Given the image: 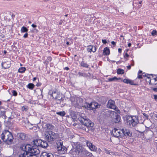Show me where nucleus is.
I'll use <instances>...</instances> for the list:
<instances>
[{"label": "nucleus", "mask_w": 157, "mask_h": 157, "mask_svg": "<svg viewBox=\"0 0 157 157\" xmlns=\"http://www.w3.org/2000/svg\"><path fill=\"white\" fill-rule=\"evenodd\" d=\"M49 58L50 59H51V57H49Z\"/></svg>", "instance_id": "69168bd1"}, {"label": "nucleus", "mask_w": 157, "mask_h": 157, "mask_svg": "<svg viewBox=\"0 0 157 157\" xmlns=\"http://www.w3.org/2000/svg\"><path fill=\"white\" fill-rule=\"evenodd\" d=\"M83 154L85 156L88 157H93L92 154L88 151H83Z\"/></svg>", "instance_id": "6ab92c4d"}, {"label": "nucleus", "mask_w": 157, "mask_h": 157, "mask_svg": "<svg viewBox=\"0 0 157 157\" xmlns=\"http://www.w3.org/2000/svg\"><path fill=\"white\" fill-rule=\"evenodd\" d=\"M21 109L23 111H26L28 109V108L27 106H24L22 107Z\"/></svg>", "instance_id": "72a5a7b5"}, {"label": "nucleus", "mask_w": 157, "mask_h": 157, "mask_svg": "<svg viewBox=\"0 0 157 157\" xmlns=\"http://www.w3.org/2000/svg\"><path fill=\"white\" fill-rule=\"evenodd\" d=\"M154 99L155 100L157 101V95H154Z\"/></svg>", "instance_id": "37998d69"}, {"label": "nucleus", "mask_w": 157, "mask_h": 157, "mask_svg": "<svg viewBox=\"0 0 157 157\" xmlns=\"http://www.w3.org/2000/svg\"><path fill=\"white\" fill-rule=\"evenodd\" d=\"M78 75H79L80 76H85V74L83 73H82L81 72H78Z\"/></svg>", "instance_id": "4c0bfd02"}, {"label": "nucleus", "mask_w": 157, "mask_h": 157, "mask_svg": "<svg viewBox=\"0 0 157 157\" xmlns=\"http://www.w3.org/2000/svg\"><path fill=\"white\" fill-rule=\"evenodd\" d=\"M56 113L57 114L60 116H63L65 114V113L64 111H62L57 112Z\"/></svg>", "instance_id": "c85d7f7f"}, {"label": "nucleus", "mask_w": 157, "mask_h": 157, "mask_svg": "<svg viewBox=\"0 0 157 157\" xmlns=\"http://www.w3.org/2000/svg\"><path fill=\"white\" fill-rule=\"evenodd\" d=\"M18 157H38L40 150L29 144L22 145Z\"/></svg>", "instance_id": "f257e3e1"}, {"label": "nucleus", "mask_w": 157, "mask_h": 157, "mask_svg": "<svg viewBox=\"0 0 157 157\" xmlns=\"http://www.w3.org/2000/svg\"><path fill=\"white\" fill-rule=\"evenodd\" d=\"M96 50V48L95 46H93L92 45H89L87 47V51L88 52H94Z\"/></svg>", "instance_id": "2eb2a0df"}, {"label": "nucleus", "mask_w": 157, "mask_h": 157, "mask_svg": "<svg viewBox=\"0 0 157 157\" xmlns=\"http://www.w3.org/2000/svg\"><path fill=\"white\" fill-rule=\"evenodd\" d=\"M65 69L67 70H68L69 69V68L68 67H66L65 68Z\"/></svg>", "instance_id": "864d4df0"}, {"label": "nucleus", "mask_w": 157, "mask_h": 157, "mask_svg": "<svg viewBox=\"0 0 157 157\" xmlns=\"http://www.w3.org/2000/svg\"><path fill=\"white\" fill-rule=\"evenodd\" d=\"M124 57L125 58H126L129 57V55L127 53H126L124 55Z\"/></svg>", "instance_id": "58836bf2"}, {"label": "nucleus", "mask_w": 157, "mask_h": 157, "mask_svg": "<svg viewBox=\"0 0 157 157\" xmlns=\"http://www.w3.org/2000/svg\"><path fill=\"white\" fill-rule=\"evenodd\" d=\"M25 70V68L24 67H22L20 68L18 70V71L20 73H23L24 72Z\"/></svg>", "instance_id": "7c9ffc66"}, {"label": "nucleus", "mask_w": 157, "mask_h": 157, "mask_svg": "<svg viewBox=\"0 0 157 157\" xmlns=\"http://www.w3.org/2000/svg\"><path fill=\"white\" fill-rule=\"evenodd\" d=\"M80 64L82 67L86 68H88L89 66V65L88 64L83 61H82L81 62Z\"/></svg>", "instance_id": "b1692460"}, {"label": "nucleus", "mask_w": 157, "mask_h": 157, "mask_svg": "<svg viewBox=\"0 0 157 157\" xmlns=\"http://www.w3.org/2000/svg\"><path fill=\"white\" fill-rule=\"evenodd\" d=\"M109 50L108 48L106 47L104 48L103 51V54L104 55H108L109 54Z\"/></svg>", "instance_id": "412c9836"}, {"label": "nucleus", "mask_w": 157, "mask_h": 157, "mask_svg": "<svg viewBox=\"0 0 157 157\" xmlns=\"http://www.w3.org/2000/svg\"><path fill=\"white\" fill-rule=\"evenodd\" d=\"M66 44L67 45H69V42H67V43H66Z\"/></svg>", "instance_id": "13d9d810"}, {"label": "nucleus", "mask_w": 157, "mask_h": 157, "mask_svg": "<svg viewBox=\"0 0 157 157\" xmlns=\"http://www.w3.org/2000/svg\"><path fill=\"white\" fill-rule=\"evenodd\" d=\"M42 127L45 130H52L54 128V126L52 124H49L44 123L43 124Z\"/></svg>", "instance_id": "9d476101"}, {"label": "nucleus", "mask_w": 157, "mask_h": 157, "mask_svg": "<svg viewBox=\"0 0 157 157\" xmlns=\"http://www.w3.org/2000/svg\"><path fill=\"white\" fill-rule=\"evenodd\" d=\"M2 38H4L3 36H2Z\"/></svg>", "instance_id": "774afa93"}, {"label": "nucleus", "mask_w": 157, "mask_h": 157, "mask_svg": "<svg viewBox=\"0 0 157 157\" xmlns=\"http://www.w3.org/2000/svg\"><path fill=\"white\" fill-rule=\"evenodd\" d=\"M67 15H68V14H66V15H65V16H66V17H67Z\"/></svg>", "instance_id": "bf43d9fd"}, {"label": "nucleus", "mask_w": 157, "mask_h": 157, "mask_svg": "<svg viewBox=\"0 0 157 157\" xmlns=\"http://www.w3.org/2000/svg\"><path fill=\"white\" fill-rule=\"evenodd\" d=\"M127 122L132 126H135L139 122L138 117L136 116H128L127 118Z\"/></svg>", "instance_id": "423d86ee"}, {"label": "nucleus", "mask_w": 157, "mask_h": 157, "mask_svg": "<svg viewBox=\"0 0 157 157\" xmlns=\"http://www.w3.org/2000/svg\"><path fill=\"white\" fill-rule=\"evenodd\" d=\"M90 104H88L87 103H83V102L82 105V107H84L87 109H90Z\"/></svg>", "instance_id": "5701e85b"}, {"label": "nucleus", "mask_w": 157, "mask_h": 157, "mask_svg": "<svg viewBox=\"0 0 157 157\" xmlns=\"http://www.w3.org/2000/svg\"><path fill=\"white\" fill-rule=\"evenodd\" d=\"M113 134L115 137H123V129L120 130L115 128L113 131Z\"/></svg>", "instance_id": "1a4fd4ad"}, {"label": "nucleus", "mask_w": 157, "mask_h": 157, "mask_svg": "<svg viewBox=\"0 0 157 157\" xmlns=\"http://www.w3.org/2000/svg\"><path fill=\"white\" fill-rule=\"evenodd\" d=\"M45 138L49 143H52L56 139L57 134L52 131H47L45 135Z\"/></svg>", "instance_id": "20e7f679"}, {"label": "nucleus", "mask_w": 157, "mask_h": 157, "mask_svg": "<svg viewBox=\"0 0 157 157\" xmlns=\"http://www.w3.org/2000/svg\"><path fill=\"white\" fill-rule=\"evenodd\" d=\"M138 78L139 79L142 78V75L140 74H138Z\"/></svg>", "instance_id": "a19ab883"}, {"label": "nucleus", "mask_w": 157, "mask_h": 157, "mask_svg": "<svg viewBox=\"0 0 157 157\" xmlns=\"http://www.w3.org/2000/svg\"><path fill=\"white\" fill-rule=\"evenodd\" d=\"M57 149L58 153L59 154H63L66 151V147L63 145L62 143L61 142L57 144Z\"/></svg>", "instance_id": "0eeeda50"}, {"label": "nucleus", "mask_w": 157, "mask_h": 157, "mask_svg": "<svg viewBox=\"0 0 157 157\" xmlns=\"http://www.w3.org/2000/svg\"><path fill=\"white\" fill-rule=\"evenodd\" d=\"M28 34L27 33H25L23 37L24 38H26L28 37Z\"/></svg>", "instance_id": "ea45409f"}, {"label": "nucleus", "mask_w": 157, "mask_h": 157, "mask_svg": "<svg viewBox=\"0 0 157 157\" xmlns=\"http://www.w3.org/2000/svg\"><path fill=\"white\" fill-rule=\"evenodd\" d=\"M48 144L46 141H44L41 140L40 147L45 148L48 146Z\"/></svg>", "instance_id": "4be33fe9"}, {"label": "nucleus", "mask_w": 157, "mask_h": 157, "mask_svg": "<svg viewBox=\"0 0 157 157\" xmlns=\"http://www.w3.org/2000/svg\"><path fill=\"white\" fill-rule=\"evenodd\" d=\"M1 139L4 142L8 143L13 141V137L11 133L8 130H5L1 134Z\"/></svg>", "instance_id": "7ed1b4c3"}, {"label": "nucleus", "mask_w": 157, "mask_h": 157, "mask_svg": "<svg viewBox=\"0 0 157 157\" xmlns=\"http://www.w3.org/2000/svg\"><path fill=\"white\" fill-rule=\"evenodd\" d=\"M29 23H31V21H29Z\"/></svg>", "instance_id": "e2e57ef3"}, {"label": "nucleus", "mask_w": 157, "mask_h": 157, "mask_svg": "<svg viewBox=\"0 0 157 157\" xmlns=\"http://www.w3.org/2000/svg\"><path fill=\"white\" fill-rule=\"evenodd\" d=\"M123 136H132V134L129 131V130L128 129H123Z\"/></svg>", "instance_id": "f3484780"}, {"label": "nucleus", "mask_w": 157, "mask_h": 157, "mask_svg": "<svg viewBox=\"0 0 157 157\" xmlns=\"http://www.w3.org/2000/svg\"><path fill=\"white\" fill-rule=\"evenodd\" d=\"M6 63H2V67L5 69L9 68L10 66V64H9L7 66H6Z\"/></svg>", "instance_id": "bb28decb"}, {"label": "nucleus", "mask_w": 157, "mask_h": 157, "mask_svg": "<svg viewBox=\"0 0 157 157\" xmlns=\"http://www.w3.org/2000/svg\"><path fill=\"white\" fill-rule=\"evenodd\" d=\"M143 115L147 118L148 117V115L146 114V113H143Z\"/></svg>", "instance_id": "79ce46f5"}, {"label": "nucleus", "mask_w": 157, "mask_h": 157, "mask_svg": "<svg viewBox=\"0 0 157 157\" xmlns=\"http://www.w3.org/2000/svg\"><path fill=\"white\" fill-rule=\"evenodd\" d=\"M79 121L83 125L87 127H92L94 125L92 123L89 119L85 116L84 114L82 113L78 118Z\"/></svg>", "instance_id": "f03ea898"}, {"label": "nucleus", "mask_w": 157, "mask_h": 157, "mask_svg": "<svg viewBox=\"0 0 157 157\" xmlns=\"http://www.w3.org/2000/svg\"><path fill=\"white\" fill-rule=\"evenodd\" d=\"M104 150H105V151L106 153L108 154H110V152L107 149H106V148H105Z\"/></svg>", "instance_id": "e433bc0d"}, {"label": "nucleus", "mask_w": 157, "mask_h": 157, "mask_svg": "<svg viewBox=\"0 0 157 157\" xmlns=\"http://www.w3.org/2000/svg\"><path fill=\"white\" fill-rule=\"evenodd\" d=\"M113 115H115V117L113 120L115 123H118L121 120V117L120 116L117 114L116 112H113Z\"/></svg>", "instance_id": "4468645a"}, {"label": "nucleus", "mask_w": 157, "mask_h": 157, "mask_svg": "<svg viewBox=\"0 0 157 157\" xmlns=\"http://www.w3.org/2000/svg\"><path fill=\"white\" fill-rule=\"evenodd\" d=\"M121 79L120 78H118L116 77H114L113 78H110L108 79L109 81H117L118 79Z\"/></svg>", "instance_id": "a878e982"}, {"label": "nucleus", "mask_w": 157, "mask_h": 157, "mask_svg": "<svg viewBox=\"0 0 157 157\" xmlns=\"http://www.w3.org/2000/svg\"><path fill=\"white\" fill-rule=\"evenodd\" d=\"M32 26L33 28H35V27H36L37 26L36 25H34V24H33L32 25Z\"/></svg>", "instance_id": "de8ad7c7"}, {"label": "nucleus", "mask_w": 157, "mask_h": 157, "mask_svg": "<svg viewBox=\"0 0 157 157\" xmlns=\"http://www.w3.org/2000/svg\"><path fill=\"white\" fill-rule=\"evenodd\" d=\"M143 128H144V126H143Z\"/></svg>", "instance_id": "338daca9"}, {"label": "nucleus", "mask_w": 157, "mask_h": 157, "mask_svg": "<svg viewBox=\"0 0 157 157\" xmlns=\"http://www.w3.org/2000/svg\"><path fill=\"white\" fill-rule=\"evenodd\" d=\"M1 101H0V105H1Z\"/></svg>", "instance_id": "0e129e2a"}, {"label": "nucleus", "mask_w": 157, "mask_h": 157, "mask_svg": "<svg viewBox=\"0 0 157 157\" xmlns=\"http://www.w3.org/2000/svg\"><path fill=\"white\" fill-rule=\"evenodd\" d=\"M131 44L130 43H129L128 44V47H130L131 46Z\"/></svg>", "instance_id": "5fc2aeb1"}, {"label": "nucleus", "mask_w": 157, "mask_h": 157, "mask_svg": "<svg viewBox=\"0 0 157 157\" xmlns=\"http://www.w3.org/2000/svg\"><path fill=\"white\" fill-rule=\"evenodd\" d=\"M36 79V77L34 78H33V81H35Z\"/></svg>", "instance_id": "4d7b16f0"}, {"label": "nucleus", "mask_w": 157, "mask_h": 157, "mask_svg": "<svg viewBox=\"0 0 157 157\" xmlns=\"http://www.w3.org/2000/svg\"><path fill=\"white\" fill-rule=\"evenodd\" d=\"M132 63H131V65L132 66H133L134 65V61L133 60H132Z\"/></svg>", "instance_id": "3c124183"}, {"label": "nucleus", "mask_w": 157, "mask_h": 157, "mask_svg": "<svg viewBox=\"0 0 157 157\" xmlns=\"http://www.w3.org/2000/svg\"><path fill=\"white\" fill-rule=\"evenodd\" d=\"M102 42L104 44H105L107 43V42H106V40H102Z\"/></svg>", "instance_id": "a18cd8bd"}, {"label": "nucleus", "mask_w": 157, "mask_h": 157, "mask_svg": "<svg viewBox=\"0 0 157 157\" xmlns=\"http://www.w3.org/2000/svg\"><path fill=\"white\" fill-rule=\"evenodd\" d=\"M40 157H54V156L51 153H48L44 152L42 153Z\"/></svg>", "instance_id": "dca6fc26"}, {"label": "nucleus", "mask_w": 157, "mask_h": 157, "mask_svg": "<svg viewBox=\"0 0 157 157\" xmlns=\"http://www.w3.org/2000/svg\"><path fill=\"white\" fill-rule=\"evenodd\" d=\"M90 109L93 110L99 108L100 105L96 102H93L90 103Z\"/></svg>", "instance_id": "f8f14e48"}, {"label": "nucleus", "mask_w": 157, "mask_h": 157, "mask_svg": "<svg viewBox=\"0 0 157 157\" xmlns=\"http://www.w3.org/2000/svg\"><path fill=\"white\" fill-rule=\"evenodd\" d=\"M142 2H139V3H140V4H141V3H142Z\"/></svg>", "instance_id": "052dcab7"}, {"label": "nucleus", "mask_w": 157, "mask_h": 157, "mask_svg": "<svg viewBox=\"0 0 157 157\" xmlns=\"http://www.w3.org/2000/svg\"><path fill=\"white\" fill-rule=\"evenodd\" d=\"M86 144L87 146L91 151H96L97 150V147L89 141H86Z\"/></svg>", "instance_id": "9b49d317"}, {"label": "nucleus", "mask_w": 157, "mask_h": 157, "mask_svg": "<svg viewBox=\"0 0 157 157\" xmlns=\"http://www.w3.org/2000/svg\"><path fill=\"white\" fill-rule=\"evenodd\" d=\"M154 81L155 82H156L157 81V78H153L151 79H149V83L151 84H153L151 83V82H153ZM156 83H154V84H156Z\"/></svg>", "instance_id": "c756f323"}, {"label": "nucleus", "mask_w": 157, "mask_h": 157, "mask_svg": "<svg viewBox=\"0 0 157 157\" xmlns=\"http://www.w3.org/2000/svg\"><path fill=\"white\" fill-rule=\"evenodd\" d=\"M12 93L13 94V95L14 96H16L17 95V93L15 90H13L12 91Z\"/></svg>", "instance_id": "c9c22d12"}, {"label": "nucleus", "mask_w": 157, "mask_h": 157, "mask_svg": "<svg viewBox=\"0 0 157 157\" xmlns=\"http://www.w3.org/2000/svg\"><path fill=\"white\" fill-rule=\"evenodd\" d=\"M56 92H52V93L51 91H49V94L50 95L51 97H53V98H54V97L53 96V94H56Z\"/></svg>", "instance_id": "f704fd0d"}, {"label": "nucleus", "mask_w": 157, "mask_h": 157, "mask_svg": "<svg viewBox=\"0 0 157 157\" xmlns=\"http://www.w3.org/2000/svg\"><path fill=\"white\" fill-rule=\"evenodd\" d=\"M75 150V149H73L72 150V151H74Z\"/></svg>", "instance_id": "680f3d73"}, {"label": "nucleus", "mask_w": 157, "mask_h": 157, "mask_svg": "<svg viewBox=\"0 0 157 157\" xmlns=\"http://www.w3.org/2000/svg\"><path fill=\"white\" fill-rule=\"evenodd\" d=\"M127 68L128 69V70H129L131 69V65H129L128 66H127Z\"/></svg>", "instance_id": "8fccbe9b"}, {"label": "nucleus", "mask_w": 157, "mask_h": 157, "mask_svg": "<svg viewBox=\"0 0 157 157\" xmlns=\"http://www.w3.org/2000/svg\"><path fill=\"white\" fill-rule=\"evenodd\" d=\"M118 51L119 53H121V52L122 49L119 48L118 49Z\"/></svg>", "instance_id": "09e8293b"}, {"label": "nucleus", "mask_w": 157, "mask_h": 157, "mask_svg": "<svg viewBox=\"0 0 157 157\" xmlns=\"http://www.w3.org/2000/svg\"><path fill=\"white\" fill-rule=\"evenodd\" d=\"M142 73V71H139V73H138V74H141V73Z\"/></svg>", "instance_id": "6e6d98bb"}, {"label": "nucleus", "mask_w": 157, "mask_h": 157, "mask_svg": "<svg viewBox=\"0 0 157 157\" xmlns=\"http://www.w3.org/2000/svg\"><path fill=\"white\" fill-rule=\"evenodd\" d=\"M34 85L32 83H29L27 86V87L29 89H32L34 88Z\"/></svg>", "instance_id": "2f4dec72"}, {"label": "nucleus", "mask_w": 157, "mask_h": 157, "mask_svg": "<svg viewBox=\"0 0 157 157\" xmlns=\"http://www.w3.org/2000/svg\"><path fill=\"white\" fill-rule=\"evenodd\" d=\"M153 90L157 92V88H154Z\"/></svg>", "instance_id": "603ef678"}, {"label": "nucleus", "mask_w": 157, "mask_h": 157, "mask_svg": "<svg viewBox=\"0 0 157 157\" xmlns=\"http://www.w3.org/2000/svg\"><path fill=\"white\" fill-rule=\"evenodd\" d=\"M123 82L126 84H129L131 85H134L133 81L129 79H124L123 80Z\"/></svg>", "instance_id": "aec40b11"}, {"label": "nucleus", "mask_w": 157, "mask_h": 157, "mask_svg": "<svg viewBox=\"0 0 157 157\" xmlns=\"http://www.w3.org/2000/svg\"><path fill=\"white\" fill-rule=\"evenodd\" d=\"M71 100L73 105L75 107H82L83 104V100L79 97H72Z\"/></svg>", "instance_id": "39448f33"}, {"label": "nucleus", "mask_w": 157, "mask_h": 157, "mask_svg": "<svg viewBox=\"0 0 157 157\" xmlns=\"http://www.w3.org/2000/svg\"><path fill=\"white\" fill-rule=\"evenodd\" d=\"M28 29L25 26L22 27L21 29V31L22 33H26L28 32Z\"/></svg>", "instance_id": "393cba45"}, {"label": "nucleus", "mask_w": 157, "mask_h": 157, "mask_svg": "<svg viewBox=\"0 0 157 157\" xmlns=\"http://www.w3.org/2000/svg\"><path fill=\"white\" fill-rule=\"evenodd\" d=\"M117 73L118 74H122L124 73V71L123 70L119 68L117 70Z\"/></svg>", "instance_id": "cd10ccee"}, {"label": "nucleus", "mask_w": 157, "mask_h": 157, "mask_svg": "<svg viewBox=\"0 0 157 157\" xmlns=\"http://www.w3.org/2000/svg\"><path fill=\"white\" fill-rule=\"evenodd\" d=\"M137 131H138V132H140V133H142L143 132H144V130H138Z\"/></svg>", "instance_id": "c03bdc74"}, {"label": "nucleus", "mask_w": 157, "mask_h": 157, "mask_svg": "<svg viewBox=\"0 0 157 157\" xmlns=\"http://www.w3.org/2000/svg\"><path fill=\"white\" fill-rule=\"evenodd\" d=\"M111 44L114 46L116 45V43L114 41H112Z\"/></svg>", "instance_id": "49530a36"}, {"label": "nucleus", "mask_w": 157, "mask_h": 157, "mask_svg": "<svg viewBox=\"0 0 157 157\" xmlns=\"http://www.w3.org/2000/svg\"><path fill=\"white\" fill-rule=\"evenodd\" d=\"M41 140H36L33 141L34 145H31L32 146L37 148V146L40 147ZM31 145V144H30Z\"/></svg>", "instance_id": "ddd939ff"}, {"label": "nucleus", "mask_w": 157, "mask_h": 157, "mask_svg": "<svg viewBox=\"0 0 157 157\" xmlns=\"http://www.w3.org/2000/svg\"><path fill=\"white\" fill-rule=\"evenodd\" d=\"M18 136L21 140H25L26 138V135L24 133H19L18 134Z\"/></svg>", "instance_id": "a211bd4d"}, {"label": "nucleus", "mask_w": 157, "mask_h": 157, "mask_svg": "<svg viewBox=\"0 0 157 157\" xmlns=\"http://www.w3.org/2000/svg\"><path fill=\"white\" fill-rule=\"evenodd\" d=\"M157 31L156 30H153L151 33V35L153 36H155L157 35Z\"/></svg>", "instance_id": "473e14b6"}, {"label": "nucleus", "mask_w": 157, "mask_h": 157, "mask_svg": "<svg viewBox=\"0 0 157 157\" xmlns=\"http://www.w3.org/2000/svg\"><path fill=\"white\" fill-rule=\"evenodd\" d=\"M107 107L108 108L114 109L115 110L117 111V113H120V111L119 110H118V109L117 108L116 106L115 105V102L113 100H110L108 102L107 104Z\"/></svg>", "instance_id": "6e6552de"}]
</instances>
